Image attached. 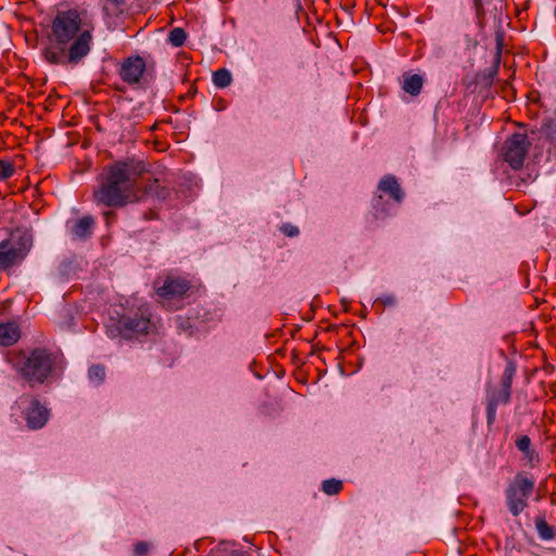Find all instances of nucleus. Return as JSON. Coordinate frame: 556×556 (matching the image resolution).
<instances>
[{"label":"nucleus","instance_id":"obj_1","mask_svg":"<svg viewBox=\"0 0 556 556\" xmlns=\"http://www.w3.org/2000/svg\"><path fill=\"white\" fill-rule=\"evenodd\" d=\"M157 188L159 180L150 176L144 162L128 159L103 167L91 198L98 206L122 208L157 194Z\"/></svg>","mask_w":556,"mask_h":556},{"label":"nucleus","instance_id":"obj_2","mask_svg":"<svg viewBox=\"0 0 556 556\" xmlns=\"http://www.w3.org/2000/svg\"><path fill=\"white\" fill-rule=\"evenodd\" d=\"M9 362L31 389L48 383L54 375L64 368L62 355L46 348H34L12 353Z\"/></svg>","mask_w":556,"mask_h":556},{"label":"nucleus","instance_id":"obj_3","mask_svg":"<svg viewBox=\"0 0 556 556\" xmlns=\"http://www.w3.org/2000/svg\"><path fill=\"white\" fill-rule=\"evenodd\" d=\"M156 330V323L152 319V313L147 306L122 315L118 319L112 318L106 325V333L112 339L121 337L128 340L141 334L154 333Z\"/></svg>","mask_w":556,"mask_h":556},{"label":"nucleus","instance_id":"obj_4","mask_svg":"<svg viewBox=\"0 0 556 556\" xmlns=\"http://www.w3.org/2000/svg\"><path fill=\"white\" fill-rule=\"evenodd\" d=\"M517 367L514 362L508 361L501 376L498 386L491 383L485 388V415L486 426L491 430L496 421L497 406L507 405L511 400V386L516 376Z\"/></svg>","mask_w":556,"mask_h":556},{"label":"nucleus","instance_id":"obj_5","mask_svg":"<svg viewBox=\"0 0 556 556\" xmlns=\"http://www.w3.org/2000/svg\"><path fill=\"white\" fill-rule=\"evenodd\" d=\"M154 288L162 305L169 311H177L192 290V283L184 276L168 273L155 279Z\"/></svg>","mask_w":556,"mask_h":556},{"label":"nucleus","instance_id":"obj_6","mask_svg":"<svg viewBox=\"0 0 556 556\" xmlns=\"http://www.w3.org/2000/svg\"><path fill=\"white\" fill-rule=\"evenodd\" d=\"M91 41V31L85 30L79 34L68 48H66V45L55 42L47 47L42 51V54L45 60L50 64H77L90 52Z\"/></svg>","mask_w":556,"mask_h":556},{"label":"nucleus","instance_id":"obj_7","mask_svg":"<svg viewBox=\"0 0 556 556\" xmlns=\"http://www.w3.org/2000/svg\"><path fill=\"white\" fill-rule=\"evenodd\" d=\"M535 480L526 472H518L504 490L505 505L513 517H518L529 506Z\"/></svg>","mask_w":556,"mask_h":556},{"label":"nucleus","instance_id":"obj_8","mask_svg":"<svg viewBox=\"0 0 556 556\" xmlns=\"http://www.w3.org/2000/svg\"><path fill=\"white\" fill-rule=\"evenodd\" d=\"M31 248V237L24 231L15 230L0 242V269L7 270L20 264Z\"/></svg>","mask_w":556,"mask_h":556},{"label":"nucleus","instance_id":"obj_9","mask_svg":"<svg viewBox=\"0 0 556 556\" xmlns=\"http://www.w3.org/2000/svg\"><path fill=\"white\" fill-rule=\"evenodd\" d=\"M81 14L76 9L58 11L51 24V33L55 42L67 45L85 31Z\"/></svg>","mask_w":556,"mask_h":556},{"label":"nucleus","instance_id":"obj_10","mask_svg":"<svg viewBox=\"0 0 556 556\" xmlns=\"http://www.w3.org/2000/svg\"><path fill=\"white\" fill-rule=\"evenodd\" d=\"M14 406L21 409L26 426L30 430L43 428L50 418V409L35 395L22 394Z\"/></svg>","mask_w":556,"mask_h":556},{"label":"nucleus","instance_id":"obj_11","mask_svg":"<svg viewBox=\"0 0 556 556\" xmlns=\"http://www.w3.org/2000/svg\"><path fill=\"white\" fill-rule=\"evenodd\" d=\"M529 148L530 142L527 135L520 132L513 134L503 144V159L513 169H520L523 166Z\"/></svg>","mask_w":556,"mask_h":556},{"label":"nucleus","instance_id":"obj_12","mask_svg":"<svg viewBox=\"0 0 556 556\" xmlns=\"http://www.w3.org/2000/svg\"><path fill=\"white\" fill-rule=\"evenodd\" d=\"M146 72V61L139 55H132L125 59L118 70L123 81L128 85H135L140 81Z\"/></svg>","mask_w":556,"mask_h":556},{"label":"nucleus","instance_id":"obj_13","mask_svg":"<svg viewBox=\"0 0 556 556\" xmlns=\"http://www.w3.org/2000/svg\"><path fill=\"white\" fill-rule=\"evenodd\" d=\"M377 190L380 192L379 194H388L390 199L397 205H400L405 198V192L401 188L397 178L391 174L384 175L380 179L377 186Z\"/></svg>","mask_w":556,"mask_h":556},{"label":"nucleus","instance_id":"obj_14","mask_svg":"<svg viewBox=\"0 0 556 556\" xmlns=\"http://www.w3.org/2000/svg\"><path fill=\"white\" fill-rule=\"evenodd\" d=\"M94 227V218L91 215H86L75 220L71 226V233L77 239H87L91 236Z\"/></svg>","mask_w":556,"mask_h":556},{"label":"nucleus","instance_id":"obj_15","mask_svg":"<svg viewBox=\"0 0 556 556\" xmlns=\"http://www.w3.org/2000/svg\"><path fill=\"white\" fill-rule=\"evenodd\" d=\"M424 77L419 74H414L412 72H405L402 75V89L413 96L416 97L421 92L424 86Z\"/></svg>","mask_w":556,"mask_h":556},{"label":"nucleus","instance_id":"obj_16","mask_svg":"<svg viewBox=\"0 0 556 556\" xmlns=\"http://www.w3.org/2000/svg\"><path fill=\"white\" fill-rule=\"evenodd\" d=\"M515 445L517 450L522 453L523 458L530 466H533L534 462L539 460V456L532 447L531 439L526 434L517 435L515 439Z\"/></svg>","mask_w":556,"mask_h":556},{"label":"nucleus","instance_id":"obj_17","mask_svg":"<svg viewBox=\"0 0 556 556\" xmlns=\"http://www.w3.org/2000/svg\"><path fill=\"white\" fill-rule=\"evenodd\" d=\"M21 332L17 324L11 321L0 325V345L11 346L17 342Z\"/></svg>","mask_w":556,"mask_h":556},{"label":"nucleus","instance_id":"obj_18","mask_svg":"<svg viewBox=\"0 0 556 556\" xmlns=\"http://www.w3.org/2000/svg\"><path fill=\"white\" fill-rule=\"evenodd\" d=\"M371 206L372 217L376 220H383L392 214L390 203L384 200L382 194L374 197Z\"/></svg>","mask_w":556,"mask_h":556},{"label":"nucleus","instance_id":"obj_19","mask_svg":"<svg viewBox=\"0 0 556 556\" xmlns=\"http://www.w3.org/2000/svg\"><path fill=\"white\" fill-rule=\"evenodd\" d=\"M534 525L538 532V535L543 541L554 540L556 536L555 527L547 523L544 515H538L534 518Z\"/></svg>","mask_w":556,"mask_h":556},{"label":"nucleus","instance_id":"obj_20","mask_svg":"<svg viewBox=\"0 0 556 556\" xmlns=\"http://www.w3.org/2000/svg\"><path fill=\"white\" fill-rule=\"evenodd\" d=\"M232 81L231 74L226 68H219L213 74V83L218 88H226Z\"/></svg>","mask_w":556,"mask_h":556},{"label":"nucleus","instance_id":"obj_21","mask_svg":"<svg viewBox=\"0 0 556 556\" xmlns=\"http://www.w3.org/2000/svg\"><path fill=\"white\" fill-rule=\"evenodd\" d=\"M343 489V483L338 479H327L321 483V491L327 495H337Z\"/></svg>","mask_w":556,"mask_h":556},{"label":"nucleus","instance_id":"obj_22","mask_svg":"<svg viewBox=\"0 0 556 556\" xmlns=\"http://www.w3.org/2000/svg\"><path fill=\"white\" fill-rule=\"evenodd\" d=\"M186 39L187 34L181 27H175L168 34V42L174 47H181Z\"/></svg>","mask_w":556,"mask_h":556},{"label":"nucleus","instance_id":"obj_23","mask_svg":"<svg viewBox=\"0 0 556 556\" xmlns=\"http://www.w3.org/2000/svg\"><path fill=\"white\" fill-rule=\"evenodd\" d=\"M15 173L14 164L7 160H0V180L12 177Z\"/></svg>","mask_w":556,"mask_h":556},{"label":"nucleus","instance_id":"obj_24","mask_svg":"<svg viewBox=\"0 0 556 556\" xmlns=\"http://www.w3.org/2000/svg\"><path fill=\"white\" fill-rule=\"evenodd\" d=\"M127 0H105L103 9L112 10L114 13H122Z\"/></svg>","mask_w":556,"mask_h":556},{"label":"nucleus","instance_id":"obj_25","mask_svg":"<svg viewBox=\"0 0 556 556\" xmlns=\"http://www.w3.org/2000/svg\"><path fill=\"white\" fill-rule=\"evenodd\" d=\"M104 377H105V370H104L103 366H101V365H92L89 368V378L91 380L101 382V381L104 380Z\"/></svg>","mask_w":556,"mask_h":556},{"label":"nucleus","instance_id":"obj_26","mask_svg":"<svg viewBox=\"0 0 556 556\" xmlns=\"http://www.w3.org/2000/svg\"><path fill=\"white\" fill-rule=\"evenodd\" d=\"M280 231L286 236L290 238L298 237L300 233L299 228L295 225H292L290 223H285L279 227Z\"/></svg>","mask_w":556,"mask_h":556},{"label":"nucleus","instance_id":"obj_27","mask_svg":"<svg viewBox=\"0 0 556 556\" xmlns=\"http://www.w3.org/2000/svg\"><path fill=\"white\" fill-rule=\"evenodd\" d=\"M150 551V544L146 541H139L134 545L135 556H147Z\"/></svg>","mask_w":556,"mask_h":556},{"label":"nucleus","instance_id":"obj_28","mask_svg":"<svg viewBox=\"0 0 556 556\" xmlns=\"http://www.w3.org/2000/svg\"><path fill=\"white\" fill-rule=\"evenodd\" d=\"M376 304H381L382 307L394 306L396 304V298L393 294H383L376 300Z\"/></svg>","mask_w":556,"mask_h":556},{"label":"nucleus","instance_id":"obj_29","mask_svg":"<svg viewBox=\"0 0 556 556\" xmlns=\"http://www.w3.org/2000/svg\"><path fill=\"white\" fill-rule=\"evenodd\" d=\"M176 324H177V328L184 332L189 331V329L191 328V323H190L189 318H186L182 316L176 317Z\"/></svg>","mask_w":556,"mask_h":556},{"label":"nucleus","instance_id":"obj_30","mask_svg":"<svg viewBox=\"0 0 556 556\" xmlns=\"http://www.w3.org/2000/svg\"><path fill=\"white\" fill-rule=\"evenodd\" d=\"M214 556H249L248 554L237 551V549H230V551H220L216 553Z\"/></svg>","mask_w":556,"mask_h":556},{"label":"nucleus","instance_id":"obj_31","mask_svg":"<svg viewBox=\"0 0 556 556\" xmlns=\"http://www.w3.org/2000/svg\"><path fill=\"white\" fill-rule=\"evenodd\" d=\"M473 7L476 10L477 17H483L484 15V7L482 0H473Z\"/></svg>","mask_w":556,"mask_h":556},{"label":"nucleus","instance_id":"obj_32","mask_svg":"<svg viewBox=\"0 0 556 556\" xmlns=\"http://www.w3.org/2000/svg\"><path fill=\"white\" fill-rule=\"evenodd\" d=\"M103 217L106 224H110L113 219H115V213L112 211H106L103 213Z\"/></svg>","mask_w":556,"mask_h":556}]
</instances>
